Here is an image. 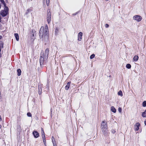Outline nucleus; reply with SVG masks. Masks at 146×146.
<instances>
[{"label": "nucleus", "mask_w": 146, "mask_h": 146, "mask_svg": "<svg viewBox=\"0 0 146 146\" xmlns=\"http://www.w3.org/2000/svg\"><path fill=\"white\" fill-rule=\"evenodd\" d=\"M49 51V49L48 48H47L44 52V56L45 57V58L46 59H47L48 58Z\"/></svg>", "instance_id": "7"}, {"label": "nucleus", "mask_w": 146, "mask_h": 146, "mask_svg": "<svg viewBox=\"0 0 146 146\" xmlns=\"http://www.w3.org/2000/svg\"><path fill=\"white\" fill-rule=\"evenodd\" d=\"M131 66L130 64H127L126 65V67L128 68V69H130L131 68Z\"/></svg>", "instance_id": "20"}, {"label": "nucleus", "mask_w": 146, "mask_h": 146, "mask_svg": "<svg viewBox=\"0 0 146 146\" xmlns=\"http://www.w3.org/2000/svg\"><path fill=\"white\" fill-rule=\"evenodd\" d=\"M70 82H68L67 85L65 86V88L66 90H68L69 88L70 85Z\"/></svg>", "instance_id": "12"}, {"label": "nucleus", "mask_w": 146, "mask_h": 146, "mask_svg": "<svg viewBox=\"0 0 146 146\" xmlns=\"http://www.w3.org/2000/svg\"><path fill=\"white\" fill-rule=\"evenodd\" d=\"M41 132H42V137H44L45 135H44V131H43V130L42 128H41Z\"/></svg>", "instance_id": "19"}, {"label": "nucleus", "mask_w": 146, "mask_h": 146, "mask_svg": "<svg viewBox=\"0 0 146 146\" xmlns=\"http://www.w3.org/2000/svg\"><path fill=\"white\" fill-rule=\"evenodd\" d=\"M3 43L2 41H0V47L1 48H3Z\"/></svg>", "instance_id": "21"}, {"label": "nucleus", "mask_w": 146, "mask_h": 146, "mask_svg": "<svg viewBox=\"0 0 146 146\" xmlns=\"http://www.w3.org/2000/svg\"><path fill=\"white\" fill-rule=\"evenodd\" d=\"M111 110L113 112L115 113L116 112V110L113 106H112L111 107Z\"/></svg>", "instance_id": "14"}, {"label": "nucleus", "mask_w": 146, "mask_h": 146, "mask_svg": "<svg viewBox=\"0 0 146 146\" xmlns=\"http://www.w3.org/2000/svg\"><path fill=\"white\" fill-rule=\"evenodd\" d=\"M1 53H0V57H1Z\"/></svg>", "instance_id": "39"}, {"label": "nucleus", "mask_w": 146, "mask_h": 146, "mask_svg": "<svg viewBox=\"0 0 146 146\" xmlns=\"http://www.w3.org/2000/svg\"><path fill=\"white\" fill-rule=\"evenodd\" d=\"M17 75L18 76H20L21 74V71L20 69H17Z\"/></svg>", "instance_id": "13"}, {"label": "nucleus", "mask_w": 146, "mask_h": 146, "mask_svg": "<svg viewBox=\"0 0 146 146\" xmlns=\"http://www.w3.org/2000/svg\"><path fill=\"white\" fill-rule=\"evenodd\" d=\"M1 48L0 47V52H1Z\"/></svg>", "instance_id": "42"}, {"label": "nucleus", "mask_w": 146, "mask_h": 146, "mask_svg": "<svg viewBox=\"0 0 146 146\" xmlns=\"http://www.w3.org/2000/svg\"><path fill=\"white\" fill-rule=\"evenodd\" d=\"M1 27V24H0V27Z\"/></svg>", "instance_id": "41"}, {"label": "nucleus", "mask_w": 146, "mask_h": 146, "mask_svg": "<svg viewBox=\"0 0 146 146\" xmlns=\"http://www.w3.org/2000/svg\"><path fill=\"white\" fill-rule=\"evenodd\" d=\"M109 26V25L108 24H106L105 25V27L106 28L108 27Z\"/></svg>", "instance_id": "32"}, {"label": "nucleus", "mask_w": 146, "mask_h": 146, "mask_svg": "<svg viewBox=\"0 0 146 146\" xmlns=\"http://www.w3.org/2000/svg\"><path fill=\"white\" fill-rule=\"evenodd\" d=\"M91 58H92V57H91V55L90 56V59H91Z\"/></svg>", "instance_id": "38"}, {"label": "nucleus", "mask_w": 146, "mask_h": 146, "mask_svg": "<svg viewBox=\"0 0 146 146\" xmlns=\"http://www.w3.org/2000/svg\"><path fill=\"white\" fill-rule=\"evenodd\" d=\"M30 11V9H28L27 10V11H26V15H27L28 14V13H29V11Z\"/></svg>", "instance_id": "29"}, {"label": "nucleus", "mask_w": 146, "mask_h": 146, "mask_svg": "<svg viewBox=\"0 0 146 146\" xmlns=\"http://www.w3.org/2000/svg\"><path fill=\"white\" fill-rule=\"evenodd\" d=\"M142 116L143 117H146V110L144 112L142 113Z\"/></svg>", "instance_id": "16"}, {"label": "nucleus", "mask_w": 146, "mask_h": 146, "mask_svg": "<svg viewBox=\"0 0 146 146\" xmlns=\"http://www.w3.org/2000/svg\"><path fill=\"white\" fill-rule=\"evenodd\" d=\"M14 35L17 40L18 41L19 40V36L18 34L17 33H15Z\"/></svg>", "instance_id": "15"}, {"label": "nucleus", "mask_w": 146, "mask_h": 146, "mask_svg": "<svg viewBox=\"0 0 146 146\" xmlns=\"http://www.w3.org/2000/svg\"><path fill=\"white\" fill-rule=\"evenodd\" d=\"M53 138L54 139V137H52V143H53V146H56V144H55L54 143V142H53V140H52L53 139Z\"/></svg>", "instance_id": "28"}, {"label": "nucleus", "mask_w": 146, "mask_h": 146, "mask_svg": "<svg viewBox=\"0 0 146 146\" xmlns=\"http://www.w3.org/2000/svg\"><path fill=\"white\" fill-rule=\"evenodd\" d=\"M33 135L35 138H37L39 136V134L37 131H34L33 133Z\"/></svg>", "instance_id": "11"}, {"label": "nucleus", "mask_w": 146, "mask_h": 146, "mask_svg": "<svg viewBox=\"0 0 146 146\" xmlns=\"http://www.w3.org/2000/svg\"><path fill=\"white\" fill-rule=\"evenodd\" d=\"M111 132L113 133L114 134L115 133L116 131L115 129H112Z\"/></svg>", "instance_id": "26"}, {"label": "nucleus", "mask_w": 146, "mask_h": 146, "mask_svg": "<svg viewBox=\"0 0 146 146\" xmlns=\"http://www.w3.org/2000/svg\"><path fill=\"white\" fill-rule=\"evenodd\" d=\"M1 2L3 4L4 7V10H2L1 11L0 14L3 17L5 16L8 13V8L6 6V4L3 0H1Z\"/></svg>", "instance_id": "4"}, {"label": "nucleus", "mask_w": 146, "mask_h": 146, "mask_svg": "<svg viewBox=\"0 0 146 146\" xmlns=\"http://www.w3.org/2000/svg\"><path fill=\"white\" fill-rule=\"evenodd\" d=\"M58 32V29L56 28L55 29V34L56 35H57Z\"/></svg>", "instance_id": "23"}, {"label": "nucleus", "mask_w": 146, "mask_h": 146, "mask_svg": "<svg viewBox=\"0 0 146 146\" xmlns=\"http://www.w3.org/2000/svg\"><path fill=\"white\" fill-rule=\"evenodd\" d=\"M101 129L103 134L105 136L108 135V126L107 123L105 121L102 122L101 124Z\"/></svg>", "instance_id": "2"}, {"label": "nucleus", "mask_w": 146, "mask_h": 146, "mask_svg": "<svg viewBox=\"0 0 146 146\" xmlns=\"http://www.w3.org/2000/svg\"><path fill=\"white\" fill-rule=\"evenodd\" d=\"M50 10H47L48 14L47 16V21L48 24L50 22L51 20V14Z\"/></svg>", "instance_id": "5"}, {"label": "nucleus", "mask_w": 146, "mask_h": 146, "mask_svg": "<svg viewBox=\"0 0 146 146\" xmlns=\"http://www.w3.org/2000/svg\"><path fill=\"white\" fill-rule=\"evenodd\" d=\"M144 123L145 125H146V120L144 121Z\"/></svg>", "instance_id": "36"}, {"label": "nucleus", "mask_w": 146, "mask_h": 146, "mask_svg": "<svg viewBox=\"0 0 146 146\" xmlns=\"http://www.w3.org/2000/svg\"><path fill=\"white\" fill-rule=\"evenodd\" d=\"M133 19L136 21L137 22L141 21L142 19L141 17L139 15H136L133 17Z\"/></svg>", "instance_id": "6"}, {"label": "nucleus", "mask_w": 146, "mask_h": 146, "mask_svg": "<svg viewBox=\"0 0 146 146\" xmlns=\"http://www.w3.org/2000/svg\"><path fill=\"white\" fill-rule=\"evenodd\" d=\"M46 5L47 6H48L50 2V0H46Z\"/></svg>", "instance_id": "25"}, {"label": "nucleus", "mask_w": 146, "mask_h": 146, "mask_svg": "<svg viewBox=\"0 0 146 146\" xmlns=\"http://www.w3.org/2000/svg\"><path fill=\"white\" fill-rule=\"evenodd\" d=\"M39 35L43 40L48 38V31L47 25H45L44 28L43 26L41 27L39 31Z\"/></svg>", "instance_id": "1"}, {"label": "nucleus", "mask_w": 146, "mask_h": 146, "mask_svg": "<svg viewBox=\"0 0 146 146\" xmlns=\"http://www.w3.org/2000/svg\"><path fill=\"white\" fill-rule=\"evenodd\" d=\"M118 94L119 96H123L122 92L121 91H119L118 93Z\"/></svg>", "instance_id": "22"}, {"label": "nucleus", "mask_w": 146, "mask_h": 146, "mask_svg": "<svg viewBox=\"0 0 146 146\" xmlns=\"http://www.w3.org/2000/svg\"><path fill=\"white\" fill-rule=\"evenodd\" d=\"M121 108H119L118 109V111L120 113L121 112Z\"/></svg>", "instance_id": "31"}, {"label": "nucleus", "mask_w": 146, "mask_h": 146, "mask_svg": "<svg viewBox=\"0 0 146 146\" xmlns=\"http://www.w3.org/2000/svg\"><path fill=\"white\" fill-rule=\"evenodd\" d=\"M139 57L137 56H135L133 58V60L134 61H137Z\"/></svg>", "instance_id": "17"}, {"label": "nucleus", "mask_w": 146, "mask_h": 146, "mask_svg": "<svg viewBox=\"0 0 146 146\" xmlns=\"http://www.w3.org/2000/svg\"><path fill=\"white\" fill-rule=\"evenodd\" d=\"M95 55L94 54H92V59L94 57Z\"/></svg>", "instance_id": "33"}, {"label": "nucleus", "mask_w": 146, "mask_h": 146, "mask_svg": "<svg viewBox=\"0 0 146 146\" xmlns=\"http://www.w3.org/2000/svg\"><path fill=\"white\" fill-rule=\"evenodd\" d=\"M42 138L43 141V139H45V136H44V137H42Z\"/></svg>", "instance_id": "35"}, {"label": "nucleus", "mask_w": 146, "mask_h": 146, "mask_svg": "<svg viewBox=\"0 0 146 146\" xmlns=\"http://www.w3.org/2000/svg\"><path fill=\"white\" fill-rule=\"evenodd\" d=\"M38 91L39 94L40 95V94L41 93V88L39 86H38Z\"/></svg>", "instance_id": "18"}, {"label": "nucleus", "mask_w": 146, "mask_h": 146, "mask_svg": "<svg viewBox=\"0 0 146 146\" xmlns=\"http://www.w3.org/2000/svg\"><path fill=\"white\" fill-rule=\"evenodd\" d=\"M140 126V124L139 123H136L135 125V130L136 131H138L139 129Z\"/></svg>", "instance_id": "8"}, {"label": "nucleus", "mask_w": 146, "mask_h": 146, "mask_svg": "<svg viewBox=\"0 0 146 146\" xmlns=\"http://www.w3.org/2000/svg\"><path fill=\"white\" fill-rule=\"evenodd\" d=\"M1 3H0V8H1Z\"/></svg>", "instance_id": "40"}, {"label": "nucleus", "mask_w": 146, "mask_h": 146, "mask_svg": "<svg viewBox=\"0 0 146 146\" xmlns=\"http://www.w3.org/2000/svg\"><path fill=\"white\" fill-rule=\"evenodd\" d=\"M35 31H33V30H32V33H31V38L32 39H33L34 40V39L35 38Z\"/></svg>", "instance_id": "10"}, {"label": "nucleus", "mask_w": 146, "mask_h": 146, "mask_svg": "<svg viewBox=\"0 0 146 146\" xmlns=\"http://www.w3.org/2000/svg\"><path fill=\"white\" fill-rule=\"evenodd\" d=\"M27 115L28 117H31L32 115L31 114L30 112L27 113Z\"/></svg>", "instance_id": "27"}, {"label": "nucleus", "mask_w": 146, "mask_h": 146, "mask_svg": "<svg viewBox=\"0 0 146 146\" xmlns=\"http://www.w3.org/2000/svg\"><path fill=\"white\" fill-rule=\"evenodd\" d=\"M43 142H44V145L45 146H46V140H45V139H43Z\"/></svg>", "instance_id": "30"}, {"label": "nucleus", "mask_w": 146, "mask_h": 146, "mask_svg": "<svg viewBox=\"0 0 146 146\" xmlns=\"http://www.w3.org/2000/svg\"><path fill=\"white\" fill-rule=\"evenodd\" d=\"M143 107H145L146 106V101H145L143 102Z\"/></svg>", "instance_id": "24"}, {"label": "nucleus", "mask_w": 146, "mask_h": 146, "mask_svg": "<svg viewBox=\"0 0 146 146\" xmlns=\"http://www.w3.org/2000/svg\"><path fill=\"white\" fill-rule=\"evenodd\" d=\"M78 13V12H77L73 14V15H76Z\"/></svg>", "instance_id": "34"}, {"label": "nucleus", "mask_w": 146, "mask_h": 146, "mask_svg": "<svg viewBox=\"0 0 146 146\" xmlns=\"http://www.w3.org/2000/svg\"><path fill=\"white\" fill-rule=\"evenodd\" d=\"M47 59H46L44 56V54L43 51H41L40 57V63L41 67L43 66V65L46 64V60Z\"/></svg>", "instance_id": "3"}, {"label": "nucleus", "mask_w": 146, "mask_h": 146, "mask_svg": "<svg viewBox=\"0 0 146 146\" xmlns=\"http://www.w3.org/2000/svg\"><path fill=\"white\" fill-rule=\"evenodd\" d=\"M1 93L0 94V99H1Z\"/></svg>", "instance_id": "37"}, {"label": "nucleus", "mask_w": 146, "mask_h": 146, "mask_svg": "<svg viewBox=\"0 0 146 146\" xmlns=\"http://www.w3.org/2000/svg\"><path fill=\"white\" fill-rule=\"evenodd\" d=\"M83 35V33L82 32H80L78 34V40L80 41L82 39V37Z\"/></svg>", "instance_id": "9"}]
</instances>
